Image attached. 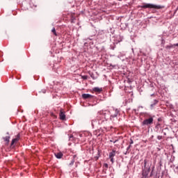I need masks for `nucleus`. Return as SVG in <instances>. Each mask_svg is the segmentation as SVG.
Listing matches in <instances>:
<instances>
[{
    "label": "nucleus",
    "instance_id": "obj_7",
    "mask_svg": "<svg viewBox=\"0 0 178 178\" xmlns=\"http://www.w3.org/2000/svg\"><path fill=\"white\" fill-rule=\"evenodd\" d=\"M149 173V171L143 170V174H142V178H148Z\"/></svg>",
    "mask_w": 178,
    "mask_h": 178
},
{
    "label": "nucleus",
    "instance_id": "obj_3",
    "mask_svg": "<svg viewBox=\"0 0 178 178\" xmlns=\"http://www.w3.org/2000/svg\"><path fill=\"white\" fill-rule=\"evenodd\" d=\"M144 166L145 168L143 169V170H147V171H151V164L149 163V162H148V161H147V159L144 160Z\"/></svg>",
    "mask_w": 178,
    "mask_h": 178
},
{
    "label": "nucleus",
    "instance_id": "obj_19",
    "mask_svg": "<svg viewBox=\"0 0 178 178\" xmlns=\"http://www.w3.org/2000/svg\"><path fill=\"white\" fill-rule=\"evenodd\" d=\"M161 120H162L161 118H159V119H158V121H159V122H161Z\"/></svg>",
    "mask_w": 178,
    "mask_h": 178
},
{
    "label": "nucleus",
    "instance_id": "obj_15",
    "mask_svg": "<svg viewBox=\"0 0 178 178\" xmlns=\"http://www.w3.org/2000/svg\"><path fill=\"white\" fill-rule=\"evenodd\" d=\"M52 33L54 34V35H58V34L56 33V30H55V28H53L51 30Z\"/></svg>",
    "mask_w": 178,
    "mask_h": 178
},
{
    "label": "nucleus",
    "instance_id": "obj_14",
    "mask_svg": "<svg viewBox=\"0 0 178 178\" xmlns=\"http://www.w3.org/2000/svg\"><path fill=\"white\" fill-rule=\"evenodd\" d=\"M177 44H178V43H177ZM177 44H171L170 46H167V48L170 49V48H173L174 47H177V46H176Z\"/></svg>",
    "mask_w": 178,
    "mask_h": 178
},
{
    "label": "nucleus",
    "instance_id": "obj_1",
    "mask_svg": "<svg viewBox=\"0 0 178 178\" xmlns=\"http://www.w3.org/2000/svg\"><path fill=\"white\" fill-rule=\"evenodd\" d=\"M141 8H143V9H162V6H156L155 4H151V3H146L144 4L143 6H141Z\"/></svg>",
    "mask_w": 178,
    "mask_h": 178
},
{
    "label": "nucleus",
    "instance_id": "obj_2",
    "mask_svg": "<svg viewBox=\"0 0 178 178\" xmlns=\"http://www.w3.org/2000/svg\"><path fill=\"white\" fill-rule=\"evenodd\" d=\"M154 123V118L152 117H150L146 120H144L143 122V126H151Z\"/></svg>",
    "mask_w": 178,
    "mask_h": 178
},
{
    "label": "nucleus",
    "instance_id": "obj_12",
    "mask_svg": "<svg viewBox=\"0 0 178 178\" xmlns=\"http://www.w3.org/2000/svg\"><path fill=\"white\" fill-rule=\"evenodd\" d=\"M118 113H119V111L115 110L114 115H111V118H116V116H118Z\"/></svg>",
    "mask_w": 178,
    "mask_h": 178
},
{
    "label": "nucleus",
    "instance_id": "obj_17",
    "mask_svg": "<svg viewBox=\"0 0 178 178\" xmlns=\"http://www.w3.org/2000/svg\"><path fill=\"white\" fill-rule=\"evenodd\" d=\"M104 167L106 168V169H108V163H104Z\"/></svg>",
    "mask_w": 178,
    "mask_h": 178
},
{
    "label": "nucleus",
    "instance_id": "obj_20",
    "mask_svg": "<svg viewBox=\"0 0 178 178\" xmlns=\"http://www.w3.org/2000/svg\"><path fill=\"white\" fill-rule=\"evenodd\" d=\"M117 141H118V140H115L113 142V143L115 144V143H117Z\"/></svg>",
    "mask_w": 178,
    "mask_h": 178
},
{
    "label": "nucleus",
    "instance_id": "obj_8",
    "mask_svg": "<svg viewBox=\"0 0 178 178\" xmlns=\"http://www.w3.org/2000/svg\"><path fill=\"white\" fill-rule=\"evenodd\" d=\"M60 119L61 120H65L66 119V115H65V112L60 111Z\"/></svg>",
    "mask_w": 178,
    "mask_h": 178
},
{
    "label": "nucleus",
    "instance_id": "obj_26",
    "mask_svg": "<svg viewBox=\"0 0 178 178\" xmlns=\"http://www.w3.org/2000/svg\"><path fill=\"white\" fill-rule=\"evenodd\" d=\"M118 1H122V0H118Z\"/></svg>",
    "mask_w": 178,
    "mask_h": 178
},
{
    "label": "nucleus",
    "instance_id": "obj_10",
    "mask_svg": "<svg viewBox=\"0 0 178 178\" xmlns=\"http://www.w3.org/2000/svg\"><path fill=\"white\" fill-rule=\"evenodd\" d=\"M115 155H116V151L112 150V152L109 153V158H113V156H115Z\"/></svg>",
    "mask_w": 178,
    "mask_h": 178
},
{
    "label": "nucleus",
    "instance_id": "obj_9",
    "mask_svg": "<svg viewBox=\"0 0 178 178\" xmlns=\"http://www.w3.org/2000/svg\"><path fill=\"white\" fill-rule=\"evenodd\" d=\"M55 156L58 159H62V156H63V154L62 152L55 153Z\"/></svg>",
    "mask_w": 178,
    "mask_h": 178
},
{
    "label": "nucleus",
    "instance_id": "obj_18",
    "mask_svg": "<svg viewBox=\"0 0 178 178\" xmlns=\"http://www.w3.org/2000/svg\"><path fill=\"white\" fill-rule=\"evenodd\" d=\"M110 159H111V162H112V163H113V157L110 158Z\"/></svg>",
    "mask_w": 178,
    "mask_h": 178
},
{
    "label": "nucleus",
    "instance_id": "obj_4",
    "mask_svg": "<svg viewBox=\"0 0 178 178\" xmlns=\"http://www.w3.org/2000/svg\"><path fill=\"white\" fill-rule=\"evenodd\" d=\"M20 140V134H18L15 138L13 139L12 142H11V146L12 145H15V144H16V143H17V141H19Z\"/></svg>",
    "mask_w": 178,
    "mask_h": 178
},
{
    "label": "nucleus",
    "instance_id": "obj_16",
    "mask_svg": "<svg viewBox=\"0 0 178 178\" xmlns=\"http://www.w3.org/2000/svg\"><path fill=\"white\" fill-rule=\"evenodd\" d=\"M81 79H83V80H87V79H88V76L87 75L81 76Z\"/></svg>",
    "mask_w": 178,
    "mask_h": 178
},
{
    "label": "nucleus",
    "instance_id": "obj_25",
    "mask_svg": "<svg viewBox=\"0 0 178 178\" xmlns=\"http://www.w3.org/2000/svg\"><path fill=\"white\" fill-rule=\"evenodd\" d=\"M72 137H73V136H70V138H72Z\"/></svg>",
    "mask_w": 178,
    "mask_h": 178
},
{
    "label": "nucleus",
    "instance_id": "obj_23",
    "mask_svg": "<svg viewBox=\"0 0 178 178\" xmlns=\"http://www.w3.org/2000/svg\"><path fill=\"white\" fill-rule=\"evenodd\" d=\"M51 115L55 116L54 114H51Z\"/></svg>",
    "mask_w": 178,
    "mask_h": 178
},
{
    "label": "nucleus",
    "instance_id": "obj_21",
    "mask_svg": "<svg viewBox=\"0 0 178 178\" xmlns=\"http://www.w3.org/2000/svg\"><path fill=\"white\" fill-rule=\"evenodd\" d=\"M152 177V172L150 173V177Z\"/></svg>",
    "mask_w": 178,
    "mask_h": 178
},
{
    "label": "nucleus",
    "instance_id": "obj_22",
    "mask_svg": "<svg viewBox=\"0 0 178 178\" xmlns=\"http://www.w3.org/2000/svg\"><path fill=\"white\" fill-rule=\"evenodd\" d=\"M177 47H178V43L177 44H175Z\"/></svg>",
    "mask_w": 178,
    "mask_h": 178
},
{
    "label": "nucleus",
    "instance_id": "obj_5",
    "mask_svg": "<svg viewBox=\"0 0 178 178\" xmlns=\"http://www.w3.org/2000/svg\"><path fill=\"white\" fill-rule=\"evenodd\" d=\"M102 90V88L95 87L92 88V91H94V92H97V94H101Z\"/></svg>",
    "mask_w": 178,
    "mask_h": 178
},
{
    "label": "nucleus",
    "instance_id": "obj_13",
    "mask_svg": "<svg viewBox=\"0 0 178 178\" xmlns=\"http://www.w3.org/2000/svg\"><path fill=\"white\" fill-rule=\"evenodd\" d=\"M157 103H158V100L154 99V103L151 104L152 108H153V106H155V105H156Z\"/></svg>",
    "mask_w": 178,
    "mask_h": 178
},
{
    "label": "nucleus",
    "instance_id": "obj_11",
    "mask_svg": "<svg viewBox=\"0 0 178 178\" xmlns=\"http://www.w3.org/2000/svg\"><path fill=\"white\" fill-rule=\"evenodd\" d=\"M10 138V136H7L3 138V140H4V141H6V143H7V144H8Z\"/></svg>",
    "mask_w": 178,
    "mask_h": 178
},
{
    "label": "nucleus",
    "instance_id": "obj_24",
    "mask_svg": "<svg viewBox=\"0 0 178 178\" xmlns=\"http://www.w3.org/2000/svg\"><path fill=\"white\" fill-rule=\"evenodd\" d=\"M131 144H133V142H131Z\"/></svg>",
    "mask_w": 178,
    "mask_h": 178
},
{
    "label": "nucleus",
    "instance_id": "obj_6",
    "mask_svg": "<svg viewBox=\"0 0 178 178\" xmlns=\"http://www.w3.org/2000/svg\"><path fill=\"white\" fill-rule=\"evenodd\" d=\"M92 95H90V94H83L82 95V98H83V99H91V98H92Z\"/></svg>",
    "mask_w": 178,
    "mask_h": 178
}]
</instances>
